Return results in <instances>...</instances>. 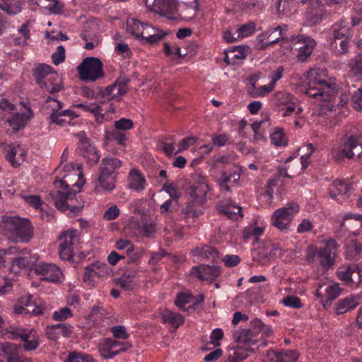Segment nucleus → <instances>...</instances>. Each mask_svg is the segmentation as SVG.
Instances as JSON below:
<instances>
[{
	"label": "nucleus",
	"instance_id": "nucleus-2",
	"mask_svg": "<svg viewBox=\"0 0 362 362\" xmlns=\"http://www.w3.org/2000/svg\"><path fill=\"white\" fill-rule=\"evenodd\" d=\"M58 189L47 194L48 199L53 201L55 206L62 211L78 212L83 206L82 202L76 197V192L69 188L62 180L55 182Z\"/></svg>",
	"mask_w": 362,
	"mask_h": 362
},
{
	"label": "nucleus",
	"instance_id": "nucleus-12",
	"mask_svg": "<svg viewBox=\"0 0 362 362\" xmlns=\"http://www.w3.org/2000/svg\"><path fill=\"white\" fill-rule=\"evenodd\" d=\"M234 341L238 349H243L240 354L235 351L232 357H230L229 362H241L248 356L249 351V329H238L233 333Z\"/></svg>",
	"mask_w": 362,
	"mask_h": 362
},
{
	"label": "nucleus",
	"instance_id": "nucleus-44",
	"mask_svg": "<svg viewBox=\"0 0 362 362\" xmlns=\"http://www.w3.org/2000/svg\"><path fill=\"white\" fill-rule=\"evenodd\" d=\"M355 269L353 264L341 267L337 272V277L346 285L350 286L351 284L352 269Z\"/></svg>",
	"mask_w": 362,
	"mask_h": 362
},
{
	"label": "nucleus",
	"instance_id": "nucleus-17",
	"mask_svg": "<svg viewBox=\"0 0 362 362\" xmlns=\"http://www.w3.org/2000/svg\"><path fill=\"white\" fill-rule=\"evenodd\" d=\"M152 10L171 20H177L178 11L177 0H154Z\"/></svg>",
	"mask_w": 362,
	"mask_h": 362
},
{
	"label": "nucleus",
	"instance_id": "nucleus-7",
	"mask_svg": "<svg viewBox=\"0 0 362 362\" xmlns=\"http://www.w3.org/2000/svg\"><path fill=\"white\" fill-rule=\"evenodd\" d=\"M103 64L93 57L85 58L77 67L80 78L84 81H95L104 76Z\"/></svg>",
	"mask_w": 362,
	"mask_h": 362
},
{
	"label": "nucleus",
	"instance_id": "nucleus-61",
	"mask_svg": "<svg viewBox=\"0 0 362 362\" xmlns=\"http://www.w3.org/2000/svg\"><path fill=\"white\" fill-rule=\"evenodd\" d=\"M74 255V249L68 246L59 245V255L62 259L70 260Z\"/></svg>",
	"mask_w": 362,
	"mask_h": 362
},
{
	"label": "nucleus",
	"instance_id": "nucleus-16",
	"mask_svg": "<svg viewBox=\"0 0 362 362\" xmlns=\"http://www.w3.org/2000/svg\"><path fill=\"white\" fill-rule=\"evenodd\" d=\"M353 190V185L343 180H336L329 189V194L332 199L339 202L347 199Z\"/></svg>",
	"mask_w": 362,
	"mask_h": 362
},
{
	"label": "nucleus",
	"instance_id": "nucleus-25",
	"mask_svg": "<svg viewBox=\"0 0 362 362\" xmlns=\"http://www.w3.org/2000/svg\"><path fill=\"white\" fill-rule=\"evenodd\" d=\"M347 18L342 17L339 23H334L332 28V38L330 40H341L351 38V28L349 27Z\"/></svg>",
	"mask_w": 362,
	"mask_h": 362
},
{
	"label": "nucleus",
	"instance_id": "nucleus-56",
	"mask_svg": "<svg viewBox=\"0 0 362 362\" xmlns=\"http://www.w3.org/2000/svg\"><path fill=\"white\" fill-rule=\"evenodd\" d=\"M284 305L296 309H299L303 307L301 300L299 297L296 296H288L282 300Z\"/></svg>",
	"mask_w": 362,
	"mask_h": 362
},
{
	"label": "nucleus",
	"instance_id": "nucleus-14",
	"mask_svg": "<svg viewBox=\"0 0 362 362\" xmlns=\"http://www.w3.org/2000/svg\"><path fill=\"white\" fill-rule=\"evenodd\" d=\"M338 245L334 239H329L324 242V245L319 247L318 261L324 269H329L335 262Z\"/></svg>",
	"mask_w": 362,
	"mask_h": 362
},
{
	"label": "nucleus",
	"instance_id": "nucleus-5",
	"mask_svg": "<svg viewBox=\"0 0 362 362\" xmlns=\"http://www.w3.org/2000/svg\"><path fill=\"white\" fill-rule=\"evenodd\" d=\"M270 327L265 325L260 320L250 322V354L257 352L258 355L269 344L267 338L272 334Z\"/></svg>",
	"mask_w": 362,
	"mask_h": 362
},
{
	"label": "nucleus",
	"instance_id": "nucleus-49",
	"mask_svg": "<svg viewBox=\"0 0 362 362\" xmlns=\"http://www.w3.org/2000/svg\"><path fill=\"white\" fill-rule=\"evenodd\" d=\"M274 88L272 87L269 84L267 86H261L259 87L250 88V97L251 98H259L264 97L271 93Z\"/></svg>",
	"mask_w": 362,
	"mask_h": 362
},
{
	"label": "nucleus",
	"instance_id": "nucleus-30",
	"mask_svg": "<svg viewBox=\"0 0 362 362\" xmlns=\"http://www.w3.org/2000/svg\"><path fill=\"white\" fill-rule=\"evenodd\" d=\"M19 349V346L15 344L10 342L3 344L1 346L3 357L6 358L7 362H21Z\"/></svg>",
	"mask_w": 362,
	"mask_h": 362
},
{
	"label": "nucleus",
	"instance_id": "nucleus-58",
	"mask_svg": "<svg viewBox=\"0 0 362 362\" xmlns=\"http://www.w3.org/2000/svg\"><path fill=\"white\" fill-rule=\"evenodd\" d=\"M72 316L71 310L69 308H63L53 313L52 318L56 321H63Z\"/></svg>",
	"mask_w": 362,
	"mask_h": 362
},
{
	"label": "nucleus",
	"instance_id": "nucleus-54",
	"mask_svg": "<svg viewBox=\"0 0 362 362\" xmlns=\"http://www.w3.org/2000/svg\"><path fill=\"white\" fill-rule=\"evenodd\" d=\"M32 296L28 295L21 297L18 300V303L14 306V311L17 314H23V310H25V308L28 307V305L31 303Z\"/></svg>",
	"mask_w": 362,
	"mask_h": 362
},
{
	"label": "nucleus",
	"instance_id": "nucleus-34",
	"mask_svg": "<svg viewBox=\"0 0 362 362\" xmlns=\"http://www.w3.org/2000/svg\"><path fill=\"white\" fill-rule=\"evenodd\" d=\"M128 181L129 187L135 191L140 192L145 188L146 180L137 170H131Z\"/></svg>",
	"mask_w": 362,
	"mask_h": 362
},
{
	"label": "nucleus",
	"instance_id": "nucleus-4",
	"mask_svg": "<svg viewBox=\"0 0 362 362\" xmlns=\"http://www.w3.org/2000/svg\"><path fill=\"white\" fill-rule=\"evenodd\" d=\"M33 74L38 86L49 93H59L63 88L57 72L49 65L37 64L33 69Z\"/></svg>",
	"mask_w": 362,
	"mask_h": 362
},
{
	"label": "nucleus",
	"instance_id": "nucleus-60",
	"mask_svg": "<svg viewBox=\"0 0 362 362\" xmlns=\"http://www.w3.org/2000/svg\"><path fill=\"white\" fill-rule=\"evenodd\" d=\"M52 59L55 65H58L64 61L65 49L62 45L57 47V50L52 54Z\"/></svg>",
	"mask_w": 362,
	"mask_h": 362
},
{
	"label": "nucleus",
	"instance_id": "nucleus-13",
	"mask_svg": "<svg viewBox=\"0 0 362 362\" xmlns=\"http://www.w3.org/2000/svg\"><path fill=\"white\" fill-rule=\"evenodd\" d=\"M357 154L358 157L362 154V146L358 143V139L354 136H349L340 149L333 154L335 161L340 162L344 158H353Z\"/></svg>",
	"mask_w": 362,
	"mask_h": 362
},
{
	"label": "nucleus",
	"instance_id": "nucleus-26",
	"mask_svg": "<svg viewBox=\"0 0 362 362\" xmlns=\"http://www.w3.org/2000/svg\"><path fill=\"white\" fill-rule=\"evenodd\" d=\"M37 261L35 255H28L24 257H18L14 258L11 262V265L9 268L10 272L18 274L21 270L27 268L34 267V263Z\"/></svg>",
	"mask_w": 362,
	"mask_h": 362
},
{
	"label": "nucleus",
	"instance_id": "nucleus-46",
	"mask_svg": "<svg viewBox=\"0 0 362 362\" xmlns=\"http://www.w3.org/2000/svg\"><path fill=\"white\" fill-rule=\"evenodd\" d=\"M144 23L134 18H129L127 21V30L131 35L136 38H139V33H141Z\"/></svg>",
	"mask_w": 362,
	"mask_h": 362
},
{
	"label": "nucleus",
	"instance_id": "nucleus-21",
	"mask_svg": "<svg viewBox=\"0 0 362 362\" xmlns=\"http://www.w3.org/2000/svg\"><path fill=\"white\" fill-rule=\"evenodd\" d=\"M192 274L202 281H212L221 273L219 267L202 264L192 268Z\"/></svg>",
	"mask_w": 362,
	"mask_h": 362
},
{
	"label": "nucleus",
	"instance_id": "nucleus-18",
	"mask_svg": "<svg viewBox=\"0 0 362 362\" xmlns=\"http://www.w3.org/2000/svg\"><path fill=\"white\" fill-rule=\"evenodd\" d=\"M297 99L286 91H277L273 96L274 103L282 109H285L284 117L288 116L295 110Z\"/></svg>",
	"mask_w": 362,
	"mask_h": 362
},
{
	"label": "nucleus",
	"instance_id": "nucleus-22",
	"mask_svg": "<svg viewBox=\"0 0 362 362\" xmlns=\"http://www.w3.org/2000/svg\"><path fill=\"white\" fill-rule=\"evenodd\" d=\"M199 7L198 0H189L187 2H182L180 5L176 16L178 17V19L185 21L193 20L197 16Z\"/></svg>",
	"mask_w": 362,
	"mask_h": 362
},
{
	"label": "nucleus",
	"instance_id": "nucleus-1",
	"mask_svg": "<svg viewBox=\"0 0 362 362\" xmlns=\"http://www.w3.org/2000/svg\"><path fill=\"white\" fill-rule=\"evenodd\" d=\"M0 233L13 243H27L33 235L30 221L18 216H4L0 222Z\"/></svg>",
	"mask_w": 362,
	"mask_h": 362
},
{
	"label": "nucleus",
	"instance_id": "nucleus-36",
	"mask_svg": "<svg viewBox=\"0 0 362 362\" xmlns=\"http://www.w3.org/2000/svg\"><path fill=\"white\" fill-rule=\"evenodd\" d=\"M350 38L330 40L329 49L336 55H343L349 52Z\"/></svg>",
	"mask_w": 362,
	"mask_h": 362
},
{
	"label": "nucleus",
	"instance_id": "nucleus-3",
	"mask_svg": "<svg viewBox=\"0 0 362 362\" xmlns=\"http://www.w3.org/2000/svg\"><path fill=\"white\" fill-rule=\"evenodd\" d=\"M308 88L305 93L314 98H320L323 101H330L337 93L335 83H328L325 80L320 78L318 71L310 69L305 74Z\"/></svg>",
	"mask_w": 362,
	"mask_h": 362
},
{
	"label": "nucleus",
	"instance_id": "nucleus-43",
	"mask_svg": "<svg viewBox=\"0 0 362 362\" xmlns=\"http://www.w3.org/2000/svg\"><path fill=\"white\" fill-rule=\"evenodd\" d=\"M348 65L353 76L362 78V54L351 59Z\"/></svg>",
	"mask_w": 362,
	"mask_h": 362
},
{
	"label": "nucleus",
	"instance_id": "nucleus-33",
	"mask_svg": "<svg viewBox=\"0 0 362 362\" xmlns=\"http://www.w3.org/2000/svg\"><path fill=\"white\" fill-rule=\"evenodd\" d=\"M59 245L74 249L79 243L77 230L72 228L64 232L59 237Z\"/></svg>",
	"mask_w": 362,
	"mask_h": 362
},
{
	"label": "nucleus",
	"instance_id": "nucleus-37",
	"mask_svg": "<svg viewBox=\"0 0 362 362\" xmlns=\"http://www.w3.org/2000/svg\"><path fill=\"white\" fill-rule=\"evenodd\" d=\"M288 30L286 25H278L276 28H270L267 33V38L269 45H273L278 43L281 40H284V32Z\"/></svg>",
	"mask_w": 362,
	"mask_h": 362
},
{
	"label": "nucleus",
	"instance_id": "nucleus-41",
	"mask_svg": "<svg viewBox=\"0 0 362 362\" xmlns=\"http://www.w3.org/2000/svg\"><path fill=\"white\" fill-rule=\"evenodd\" d=\"M64 362H96V361L88 354L74 351L69 353Z\"/></svg>",
	"mask_w": 362,
	"mask_h": 362
},
{
	"label": "nucleus",
	"instance_id": "nucleus-23",
	"mask_svg": "<svg viewBox=\"0 0 362 362\" xmlns=\"http://www.w3.org/2000/svg\"><path fill=\"white\" fill-rule=\"evenodd\" d=\"M165 35L162 30L155 28L151 24L144 23L139 38L141 37L148 44H155L161 40Z\"/></svg>",
	"mask_w": 362,
	"mask_h": 362
},
{
	"label": "nucleus",
	"instance_id": "nucleus-38",
	"mask_svg": "<svg viewBox=\"0 0 362 362\" xmlns=\"http://www.w3.org/2000/svg\"><path fill=\"white\" fill-rule=\"evenodd\" d=\"M192 252L194 256L201 257L204 259H212V261H215V259L218 257V252L217 250L206 245L201 247H195L192 250Z\"/></svg>",
	"mask_w": 362,
	"mask_h": 362
},
{
	"label": "nucleus",
	"instance_id": "nucleus-32",
	"mask_svg": "<svg viewBox=\"0 0 362 362\" xmlns=\"http://www.w3.org/2000/svg\"><path fill=\"white\" fill-rule=\"evenodd\" d=\"M23 6V0H0V8L10 16L19 13Z\"/></svg>",
	"mask_w": 362,
	"mask_h": 362
},
{
	"label": "nucleus",
	"instance_id": "nucleus-39",
	"mask_svg": "<svg viewBox=\"0 0 362 362\" xmlns=\"http://www.w3.org/2000/svg\"><path fill=\"white\" fill-rule=\"evenodd\" d=\"M116 177V175L99 173L98 177L99 186L105 191L111 192L115 187Z\"/></svg>",
	"mask_w": 362,
	"mask_h": 362
},
{
	"label": "nucleus",
	"instance_id": "nucleus-47",
	"mask_svg": "<svg viewBox=\"0 0 362 362\" xmlns=\"http://www.w3.org/2000/svg\"><path fill=\"white\" fill-rule=\"evenodd\" d=\"M271 141L276 146H286L287 140L284 134L283 129L276 128L270 136Z\"/></svg>",
	"mask_w": 362,
	"mask_h": 362
},
{
	"label": "nucleus",
	"instance_id": "nucleus-40",
	"mask_svg": "<svg viewBox=\"0 0 362 362\" xmlns=\"http://www.w3.org/2000/svg\"><path fill=\"white\" fill-rule=\"evenodd\" d=\"M357 304L356 300L352 297L340 300L336 306V313L337 315L345 313L348 310L354 309Z\"/></svg>",
	"mask_w": 362,
	"mask_h": 362
},
{
	"label": "nucleus",
	"instance_id": "nucleus-20",
	"mask_svg": "<svg viewBox=\"0 0 362 362\" xmlns=\"http://www.w3.org/2000/svg\"><path fill=\"white\" fill-rule=\"evenodd\" d=\"M117 340L110 337L102 339L98 344L100 356L104 359H111L118 355Z\"/></svg>",
	"mask_w": 362,
	"mask_h": 362
},
{
	"label": "nucleus",
	"instance_id": "nucleus-62",
	"mask_svg": "<svg viewBox=\"0 0 362 362\" xmlns=\"http://www.w3.org/2000/svg\"><path fill=\"white\" fill-rule=\"evenodd\" d=\"M267 33H262L257 37L255 43V48L257 50H262L268 47L269 45L267 38Z\"/></svg>",
	"mask_w": 362,
	"mask_h": 362
},
{
	"label": "nucleus",
	"instance_id": "nucleus-6",
	"mask_svg": "<svg viewBox=\"0 0 362 362\" xmlns=\"http://www.w3.org/2000/svg\"><path fill=\"white\" fill-rule=\"evenodd\" d=\"M299 211L296 202L288 203L286 206L275 210L271 216L272 225L283 233L290 230L291 223L294 215Z\"/></svg>",
	"mask_w": 362,
	"mask_h": 362
},
{
	"label": "nucleus",
	"instance_id": "nucleus-28",
	"mask_svg": "<svg viewBox=\"0 0 362 362\" xmlns=\"http://www.w3.org/2000/svg\"><path fill=\"white\" fill-rule=\"evenodd\" d=\"M121 165L122 162L120 160L113 157H106L101 161L99 173L117 176L116 170L119 169Z\"/></svg>",
	"mask_w": 362,
	"mask_h": 362
},
{
	"label": "nucleus",
	"instance_id": "nucleus-53",
	"mask_svg": "<svg viewBox=\"0 0 362 362\" xmlns=\"http://www.w3.org/2000/svg\"><path fill=\"white\" fill-rule=\"evenodd\" d=\"M304 147L306 148L307 152L304 155H302L300 156V164L302 170H305L308 168L310 163V158L315 150V148L312 144H308Z\"/></svg>",
	"mask_w": 362,
	"mask_h": 362
},
{
	"label": "nucleus",
	"instance_id": "nucleus-50",
	"mask_svg": "<svg viewBox=\"0 0 362 362\" xmlns=\"http://www.w3.org/2000/svg\"><path fill=\"white\" fill-rule=\"evenodd\" d=\"M241 211L242 208L240 206H237L235 204H231L229 206H226L223 209H221V212L230 219H235L238 218V216L243 217Z\"/></svg>",
	"mask_w": 362,
	"mask_h": 362
},
{
	"label": "nucleus",
	"instance_id": "nucleus-9",
	"mask_svg": "<svg viewBox=\"0 0 362 362\" xmlns=\"http://www.w3.org/2000/svg\"><path fill=\"white\" fill-rule=\"evenodd\" d=\"M316 45L315 40L309 36L298 35L291 39V49L298 50L296 58L300 62H304L308 59Z\"/></svg>",
	"mask_w": 362,
	"mask_h": 362
},
{
	"label": "nucleus",
	"instance_id": "nucleus-48",
	"mask_svg": "<svg viewBox=\"0 0 362 362\" xmlns=\"http://www.w3.org/2000/svg\"><path fill=\"white\" fill-rule=\"evenodd\" d=\"M192 298L193 296L190 293H180L177 295L175 303L180 309L187 311L191 306H188L187 308L186 305L191 303Z\"/></svg>",
	"mask_w": 362,
	"mask_h": 362
},
{
	"label": "nucleus",
	"instance_id": "nucleus-29",
	"mask_svg": "<svg viewBox=\"0 0 362 362\" xmlns=\"http://www.w3.org/2000/svg\"><path fill=\"white\" fill-rule=\"evenodd\" d=\"M32 115V110L28 108V112H18L13 114L11 117L8 119V123L13 128L14 132H16L25 127L26 122L29 120Z\"/></svg>",
	"mask_w": 362,
	"mask_h": 362
},
{
	"label": "nucleus",
	"instance_id": "nucleus-64",
	"mask_svg": "<svg viewBox=\"0 0 362 362\" xmlns=\"http://www.w3.org/2000/svg\"><path fill=\"white\" fill-rule=\"evenodd\" d=\"M247 47L246 45H240L235 47L231 51L230 54L233 55V59H243L247 57Z\"/></svg>",
	"mask_w": 362,
	"mask_h": 362
},
{
	"label": "nucleus",
	"instance_id": "nucleus-55",
	"mask_svg": "<svg viewBox=\"0 0 362 362\" xmlns=\"http://www.w3.org/2000/svg\"><path fill=\"white\" fill-rule=\"evenodd\" d=\"M54 328L57 329V334L63 337H69L73 331L72 326L66 323L54 325Z\"/></svg>",
	"mask_w": 362,
	"mask_h": 362
},
{
	"label": "nucleus",
	"instance_id": "nucleus-51",
	"mask_svg": "<svg viewBox=\"0 0 362 362\" xmlns=\"http://www.w3.org/2000/svg\"><path fill=\"white\" fill-rule=\"evenodd\" d=\"M251 256L252 261L262 263L268 257V251L264 247L258 246L252 250Z\"/></svg>",
	"mask_w": 362,
	"mask_h": 362
},
{
	"label": "nucleus",
	"instance_id": "nucleus-10",
	"mask_svg": "<svg viewBox=\"0 0 362 362\" xmlns=\"http://www.w3.org/2000/svg\"><path fill=\"white\" fill-rule=\"evenodd\" d=\"M129 81V78L120 76L112 84L107 86L103 90H100L99 95L102 98L108 101L119 100L120 96L128 91Z\"/></svg>",
	"mask_w": 362,
	"mask_h": 362
},
{
	"label": "nucleus",
	"instance_id": "nucleus-8",
	"mask_svg": "<svg viewBox=\"0 0 362 362\" xmlns=\"http://www.w3.org/2000/svg\"><path fill=\"white\" fill-rule=\"evenodd\" d=\"M299 353L293 349H282L276 351L270 348L260 351L257 357L263 362H296Z\"/></svg>",
	"mask_w": 362,
	"mask_h": 362
},
{
	"label": "nucleus",
	"instance_id": "nucleus-57",
	"mask_svg": "<svg viewBox=\"0 0 362 362\" xmlns=\"http://www.w3.org/2000/svg\"><path fill=\"white\" fill-rule=\"evenodd\" d=\"M62 117H63L59 114V111H58V110H52V112L49 117V122L51 124H57L62 127L70 123V121Z\"/></svg>",
	"mask_w": 362,
	"mask_h": 362
},
{
	"label": "nucleus",
	"instance_id": "nucleus-63",
	"mask_svg": "<svg viewBox=\"0 0 362 362\" xmlns=\"http://www.w3.org/2000/svg\"><path fill=\"white\" fill-rule=\"evenodd\" d=\"M133 122L129 119L122 118L114 123V127L117 130H129L133 127Z\"/></svg>",
	"mask_w": 362,
	"mask_h": 362
},
{
	"label": "nucleus",
	"instance_id": "nucleus-42",
	"mask_svg": "<svg viewBox=\"0 0 362 362\" xmlns=\"http://www.w3.org/2000/svg\"><path fill=\"white\" fill-rule=\"evenodd\" d=\"M29 329L23 327L10 326L6 329V333L8 334V338L12 340H21L22 337H26V332Z\"/></svg>",
	"mask_w": 362,
	"mask_h": 362
},
{
	"label": "nucleus",
	"instance_id": "nucleus-24",
	"mask_svg": "<svg viewBox=\"0 0 362 362\" xmlns=\"http://www.w3.org/2000/svg\"><path fill=\"white\" fill-rule=\"evenodd\" d=\"M79 153L83 156L90 165L98 163L100 156L96 148L87 140H81L78 144Z\"/></svg>",
	"mask_w": 362,
	"mask_h": 362
},
{
	"label": "nucleus",
	"instance_id": "nucleus-59",
	"mask_svg": "<svg viewBox=\"0 0 362 362\" xmlns=\"http://www.w3.org/2000/svg\"><path fill=\"white\" fill-rule=\"evenodd\" d=\"M111 331L115 339H127L129 337V334L127 332V329L124 326L117 325L112 327Z\"/></svg>",
	"mask_w": 362,
	"mask_h": 362
},
{
	"label": "nucleus",
	"instance_id": "nucleus-15",
	"mask_svg": "<svg viewBox=\"0 0 362 362\" xmlns=\"http://www.w3.org/2000/svg\"><path fill=\"white\" fill-rule=\"evenodd\" d=\"M35 274L40 276L41 280L50 282H59L62 276L61 269L52 263L40 262L32 268Z\"/></svg>",
	"mask_w": 362,
	"mask_h": 362
},
{
	"label": "nucleus",
	"instance_id": "nucleus-27",
	"mask_svg": "<svg viewBox=\"0 0 362 362\" xmlns=\"http://www.w3.org/2000/svg\"><path fill=\"white\" fill-rule=\"evenodd\" d=\"M24 156H25V152L19 146H8L6 157L13 167H18L24 160Z\"/></svg>",
	"mask_w": 362,
	"mask_h": 362
},
{
	"label": "nucleus",
	"instance_id": "nucleus-52",
	"mask_svg": "<svg viewBox=\"0 0 362 362\" xmlns=\"http://www.w3.org/2000/svg\"><path fill=\"white\" fill-rule=\"evenodd\" d=\"M114 281L124 291H132L138 285L135 280H126L120 277L115 279Z\"/></svg>",
	"mask_w": 362,
	"mask_h": 362
},
{
	"label": "nucleus",
	"instance_id": "nucleus-11",
	"mask_svg": "<svg viewBox=\"0 0 362 362\" xmlns=\"http://www.w3.org/2000/svg\"><path fill=\"white\" fill-rule=\"evenodd\" d=\"M112 269L105 263L94 262L85 267L83 281L91 284L111 276Z\"/></svg>",
	"mask_w": 362,
	"mask_h": 362
},
{
	"label": "nucleus",
	"instance_id": "nucleus-19",
	"mask_svg": "<svg viewBox=\"0 0 362 362\" xmlns=\"http://www.w3.org/2000/svg\"><path fill=\"white\" fill-rule=\"evenodd\" d=\"M210 190L209 185L204 177H201L196 184L192 185L187 189L188 199L195 203L204 204L207 192Z\"/></svg>",
	"mask_w": 362,
	"mask_h": 362
},
{
	"label": "nucleus",
	"instance_id": "nucleus-35",
	"mask_svg": "<svg viewBox=\"0 0 362 362\" xmlns=\"http://www.w3.org/2000/svg\"><path fill=\"white\" fill-rule=\"evenodd\" d=\"M161 315L163 322L170 325L175 329H177L185 322V319L182 315L168 310H164Z\"/></svg>",
	"mask_w": 362,
	"mask_h": 362
},
{
	"label": "nucleus",
	"instance_id": "nucleus-45",
	"mask_svg": "<svg viewBox=\"0 0 362 362\" xmlns=\"http://www.w3.org/2000/svg\"><path fill=\"white\" fill-rule=\"evenodd\" d=\"M202 204L195 203L192 199H189L185 208L182 210V213L186 218L197 217L202 212L198 209Z\"/></svg>",
	"mask_w": 362,
	"mask_h": 362
},
{
	"label": "nucleus",
	"instance_id": "nucleus-31",
	"mask_svg": "<svg viewBox=\"0 0 362 362\" xmlns=\"http://www.w3.org/2000/svg\"><path fill=\"white\" fill-rule=\"evenodd\" d=\"M25 334L27 335L25 339L22 337L20 340L23 342L22 348L26 351L36 350L40 345L39 337L36 331L33 329H29Z\"/></svg>",
	"mask_w": 362,
	"mask_h": 362
}]
</instances>
